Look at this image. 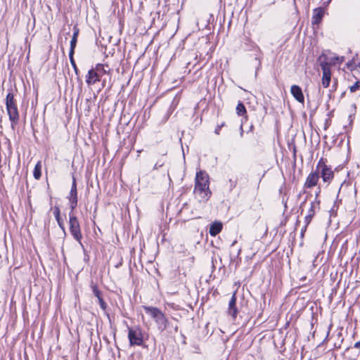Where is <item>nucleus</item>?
Returning a JSON list of instances; mask_svg holds the SVG:
<instances>
[{
    "instance_id": "f257e3e1",
    "label": "nucleus",
    "mask_w": 360,
    "mask_h": 360,
    "mask_svg": "<svg viewBox=\"0 0 360 360\" xmlns=\"http://www.w3.org/2000/svg\"><path fill=\"white\" fill-rule=\"evenodd\" d=\"M194 193L199 195L200 201H207L212 192L209 188V176L204 171H199L196 173L195 179Z\"/></svg>"
},
{
    "instance_id": "f03ea898",
    "label": "nucleus",
    "mask_w": 360,
    "mask_h": 360,
    "mask_svg": "<svg viewBox=\"0 0 360 360\" xmlns=\"http://www.w3.org/2000/svg\"><path fill=\"white\" fill-rule=\"evenodd\" d=\"M143 309L145 312L155 320L159 331L163 332L169 328V321L160 309L148 306H143Z\"/></svg>"
},
{
    "instance_id": "7ed1b4c3",
    "label": "nucleus",
    "mask_w": 360,
    "mask_h": 360,
    "mask_svg": "<svg viewBox=\"0 0 360 360\" xmlns=\"http://www.w3.org/2000/svg\"><path fill=\"white\" fill-rule=\"evenodd\" d=\"M6 107L9 120L11 122V128L14 129L15 125L18 124L20 116L16 101L14 98V96L11 89L8 92L6 95Z\"/></svg>"
},
{
    "instance_id": "20e7f679",
    "label": "nucleus",
    "mask_w": 360,
    "mask_h": 360,
    "mask_svg": "<svg viewBox=\"0 0 360 360\" xmlns=\"http://www.w3.org/2000/svg\"><path fill=\"white\" fill-rule=\"evenodd\" d=\"M327 59L328 58L326 55L323 53H322L319 58L320 66L323 71L321 84L324 88H328L331 81V70L330 67H329V65L328 64Z\"/></svg>"
},
{
    "instance_id": "39448f33",
    "label": "nucleus",
    "mask_w": 360,
    "mask_h": 360,
    "mask_svg": "<svg viewBox=\"0 0 360 360\" xmlns=\"http://www.w3.org/2000/svg\"><path fill=\"white\" fill-rule=\"evenodd\" d=\"M69 225L70 231L75 240H77L82 246V235L79 220L74 213L70 212L69 213Z\"/></svg>"
},
{
    "instance_id": "423d86ee",
    "label": "nucleus",
    "mask_w": 360,
    "mask_h": 360,
    "mask_svg": "<svg viewBox=\"0 0 360 360\" xmlns=\"http://www.w3.org/2000/svg\"><path fill=\"white\" fill-rule=\"evenodd\" d=\"M316 169L318 174H321V176L324 182L330 183L333 179L334 173L331 167L326 164L323 158L319 160Z\"/></svg>"
},
{
    "instance_id": "0eeeda50",
    "label": "nucleus",
    "mask_w": 360,
    "mask_h": 360,
    "mask_svg": "<svg viewBox=\"0 0 360 360\" xmlns=\"http://www.w3.org/2000/svg\"><path fill=\"white\" fill-rule=\"evenodd\" d=\"M128 338L131 345L141 346L143 344V335L139 328L128 327Z\"/></svg>"
},
{
    "instance_id": "6e6552de",
    "label": "nucleus",
    "mask_w": 360,
    "mask_h": 360,
    "mask_svg": "<svg viewBox=\"0 0 360 360\" xmlns=\"http://www.w3.org/2000/svg\"><path fill=\"white\" fill-rule=\"evenodd\" d=\"M91 288L94 295L98 299V304L102 309V310L105 312L108 319L110 321V315L106 312L107 309V303L105 302L103 297V294L101 291L98 289V285L93 282L91 283Z\"/></svg>"
},
{
    "instance_id": "1a4fd4ad",
    "label": "nucleus",
    "mask_w": 360,
    "mask_h": 360,
    "mask_svg": "<svg viewBox=\"0 0 360 360\" xmlns=\"http://www.w3.org/2000/svg\"><path fill=\"white\" fill-rule=\"evenodd\" d=\"M79 34V29L77 25L73 27V33L71 34L70 32L63 33V35L65 37V41L63 40V36L60 35V43H67V41L70 39V45H76L77 36Z\"/></svg>"
},
{
    "instance_id": "9d476101",
    "label": "nucleus",
    "mask_w": 360,
    "mask_h": 360,
    "mask_svg": "<svg viewBox=\"0 0 360 360\" xmlns=\"http://www.w3.org/2000/svg\"><path fill=\"white\" fill-rule=\"evenodd\" d=\"M238 308L236 307V292H235L229 303L228 314L235 320L238 315Z\"/></svg>"
},
{
    "instance_id": "9b49d317",
    "label": "nucleus",
    "mask_w": 360,
    "mask_h": 360,
    "mask_svg": "<svg viewBox=\"0 0 360 360\" xmlns=\"http://www.w3.org/2000/svg\"><path fill=\"white\" fill-rule=\"evenodd\" d=\"M319 179V175L316 169L314 172H311L308 176L307 177L304 187L307 188H311L315 186L317 184V182Z\"/></svg>"
},
{
    "instance_id": "f8f14e48",
    "label": "nucleus",
    "mask_w": 360,
    "mask_h": 360,
    "mask_svg": "<svg viewBox=\"0 0 360 360\" xmlns=\"http://www.w3.org/2000/svg\"><path fill=\"white\" fill-rule=\"evenodd\" d=\"M101 77L95 71L94 68L89 70L86 77V82L88 85H92L97 82H99Z\"/></svg>"
},
{
    "instance_id": "ddd939ff",
    "label": "nucleus",
    "mask_w": 360,
    "mask_h": 360,
    "mask_svg": "<svg viewBox=\"0 0 360 360\" xmlns=\"http://www.w3.org/2000/svg\"><path fill=\"white\" fill-rule=\"evenodd\" d=\"M319 201H314L311 202L310 208L308 211V214L306 215L304 218V223L306 226H308L314 216L315 215V209L316 207H319Z\"/></svg>"
},
{
    "instance_id": "4468645a",
    "label": "nucleus",
    "mask_w": 360,
    "mask_h": 360,
    "mask_svg": "<svg viewBox=\"0 0 360 360\" xmlns=\"http://www.w3.org/2000/svg\"><path fill=\"white\" fill-rule=\"evenodd\" d=\"M325 11L323 8L319 7L313 11L311 22L313 25H319L324 15Z\"/></svg>"
},
{
    "instance_id": "2eb2a0df",
    "label": "nucleus",
    "mask_w": 360,
    "mask_h": 360,
    "mask_svg": "<svg viewBox=\"0 0 360 360\" xmlns=\"http://www.w3.org/2000/svg\"><path fill=\"white\" fill-rule=\"evenodd\" d=\"M290 92L293 97L300 103H303L304 96L302 93V89L297 85H292L290 89Z\"/></svg>"
},
{
    "instance_id": "dca6fc26",
    "label": "nucleus",
    "mask_w": 360,
    "mask_h": 360,
    "mask_svg": "<svg viewBox=\"0 0 360 360\" xmlns=\"http://www.w3.org/2000/svg\"><path fill=\"white\" fill-rule=\"evenodd\" d=\"M72 182L71 189H70V191L68 195L67 196V199L68 200H72V201L75 200L76 201V200H78V195H77V181H76V178L75 177L74 174H72Z\"/></svg>"
},
{
    "instance_id": "f3484780",
    "label": "nucleus",
    "mask_w": 360,
    "mask_h": 360,
    "mask_svg": "<svg viewBox=\"0 0 360 360\" xmlns=\"http://www.w3.org/2000/svg\"><path fill=\"white\" fill-rule=\"evenodd\" d=\"M223 225L221 221H214L210 224L209 233L212 236H216L221 231Z\"/></svg>"
},
{
    "instance_id": "a211bd4d",
    "label": "nucleus",
    "mask_w": 360,
    "mask_h": 360,
    "mask_svg": "<svg viewBox=\"0 0 360 360\" xmlns=\"http://www.w3.org/2000/svg\"><path fill=\"white\" fill-rule=\"evenodd\" d=\"M53 214L57 221V223L59 227L63 230L64 233H65V228L64 224L63 219L60 217V210L58 206L56 205L53 207Z\"/></svg>"
},
{
    "instance_id": "6ab92c4d",
    "label": "nucleus",
    "mask_w": 360,
    "mask_h": 360,
    "mask_svg": "<svg viewBox=\"0 0 360 360\" xmlns=\"http://www.w3.org/2000/svg\"><path fill=\"white\" fill-rule=\"evenodd\" d=\"M101 51L103 53L105 56V58L108 57H114L116 51L115 49L113 46H101Z\"/></svg>"
},
{
    "instance_id": "aec40b11",
    "label": "nucleus",
    "mask_w": 360,
    "mask_h": 360,
    "mask_svg": "<svg viewBox=\"0 0 360 360\" xmlns=\"http://www.w3.org/2000/svg\"><path fill=\"white\" fill-rule=\"evenodd\" d=\"M76 46H70V51H69V58L70 63L76 73V75H78L79 70L77 67V65L75 63V59H74V53H75V49Z\"/></svg>"
},
{
    "instance_id": "412c9836",
    "label": "nucleus",
    "mask_w": 360,
    "mask_h": 360,
    "mask_svg": "<svg viewBox=\"0 0 360 360\" xmlns=\"http://www.w3.org/2000/svg\"><path fill=\"white\" fill-rule=\"evenodd\" d=\"M345 58L343 56H334L331 57L329 59V61L327 60L329 67L331 65H336L341 64L344 61Z\"/></svg>"
},
{
    "instance_id": "4be33fe9",
    "label": "nucleus",
    "mask_w": 360,
    "mask_h": 360,
    "mask_svg": "<svg viewBox=\"0 0 360 360\" xmlns=\"http://www.w3.org/2000/svg\"><path fill=\"white\" fill-rule=\"evenodd\" d=\"M94 69L101 77L109 72L105 68V65L101 63H98Z\"/></svg>"
},
{
    "instance_id": "5701e85b",
    "label": "nucleus",
    "mask_w": 360,
    "mask_h": 360,
    "mask_svg": "<svg viewBox=\"0 0 360 360\" xmlns=\"http://www.w3.org/2000/svg\"><path fill=\"white\" fill-rule=\"evenodd\" d=\"M236 110V113L239 116H244L247 114L246 108L244 105V104L240 101L238 102Z\"/></svg>"
},
{
    "instance_id": "b1692460",
    "label": "nucleus",
    "mask_w": 360,
    "mask_h": 360,
    "mask_svg": "<svg viewBox=\"0 0 360 360\" xmlns=\"http://www.w3.org/2000/svg\"><path fill=\"white\" fill-rule=\"evenodd\" d=\"M167 155V151H164L162 155H161V157L160 158H159L157 162H155L154 167H153V169H159L160 167H162L164 165H165V156Z\"/></svg>"
},
{
    "instance_id": "393cba45",
    "label": "nucleus",
    "mask_w": 360,
    "mask_h": 360,
    "mask_svg": "<svg viewBox=\"0 0 360 360\" xmlns=\"http://www.w3.org/2000/svg\"><path fill=\"white\" fill-rule=\"evenodd\" d=\"M41 163L40 161H39L34 167V172H33V176L34 179H39L41 176Z\"/></svg>"
},
{
    "instance_id": "a878e982",
    "label": "nucleus",
    "mask_w": 360,
    "mask_h": 360,
    "mask_svg": "<svg viewBox=\"0 0 360 360\" xmlns=\"http://www.w3.org/2000/svg\"><path fill=\"white\" fill-rule=\"evenodd\" d=\"M68 201H69L70 212H72V213H74L73 211L77 206L78 200H76V201L75 200V201L68 200Z\"/></svg>"
},
{
    "instance_id": "bb28decb",
    "label": "nucleus",
    "mask_w": 360,
    "mask_h": 360,
    "mask_svg": "<svg viewBox=\"0 0 360 360\" xmlns=\"http://www.w3.org/2000/svg\"><path fill=\"white\" fill-rule=\"evenodd\" d=\"M360 89V82L357 81L352 86H350L349 89L351 92H354L357 89Z\"/></svg>"
},
{
    "instance_id": "cd10ccee",
    "label": "nucleus",
    "mask_w": 360,
    "mask_h": 360,
    "mask_svg": "<svg viewBox=\"0 0 360 360\" xmlns=\"http://www.w3.org/2000/svg\"><path fill=\"white\" fill-rule=\"evenodd\" d=\"M229 189H230V191H232L237 185V179H230L229 181Z\"/></svg>"
},
{
    "instance_id": "c85d7f7f",
    "label": "nucleus",
    "mask_w": 360,
    "mask_h": 360,
    "mask_svg": "<svg viewBox=\"0 0 360 360\" xmlns=\"http://www.w3.org/2000/svg\"><path fill=\"white\" fill-rule=\"evenodd\" d=\"M226 125L225 122H222L221 124H218L215 128L214 133L217 135L220 134L221 129Z\"/></svg>"
},
{
    "instance_id": "c756f323",
    "label": "nucleus",
    "mask_w": 360,
    "mask_h": 360,
    "mask_svg": "<svg viewBox=\"0 0 360 360\" xmlns=\"http://www.w3.org/2000/svg\"><path fill=\"white\" fill-rule=\"evenodd\" d=\"M307 226H306V224H305L304 226L302 227V229L301 230V233H300L301 237L304 236V232L306 231Z\"/></svg>"
},
{
    "instance_id": "7c9ffc66",
    "label": "nucleus",
    "mask_w": 360,
    "mask_h": 360,
    "mask_svg": "<svg viewBox=\"0 0 360 360\" xmlns=\"http://www.w3.org/2000/svg\"><path fill=\"white\" fill-rule=\"evenodd\" d=\"M240 135L242 137L243 135V123L240 124Z\"/></svg>"
},
{
    "instance_id": "2f4dec72",
    "label": "nucleus",
    "mask_w": 360,
    "mask_h": 360,
    "mask_svg": "<svg viewBox=\"0 0 360 360\" xmlns=\"http://www.w3.org/2000/svg\"><path fill=\"white\" fill-rule=\"evenodd\" d=\"M354 347L355 348H360V340L356 342L355 344H354Z\"/></svg>"
},
{
    "instance_id": "473e14b6",
    "label": "nucleus",
    "mask_w": 360,
    "mask_h": 360,
    "mask_svg": "<svg viewBox=\"0 0 360 360\" xmlns=\"http://www.w3.org/2000/svg\"><path fill=\"white\" fill-rule=\"evenodd\" d=\"M174 328V332L177 333L179 330V327L177 325H175L174 326H172Z\"/></svg>"
},
{
    "instance_id": "72a5a7b5",
    "label": "nucleus",
    "mask_w": 360,
    "mask_h": 360,
    "mask_svg": "<svg viewBox=\"0 0 360 360\" xmlns=\"http://www.w3.org/2000/svg\"><path fill=\"white\" fill-rule=\"evenodd\" d=\"M253 129H254V126H253V124H251V125L250 126L249 131H253Z\"/></svg>"
},
{
    "instance_id": "f704fd0d",
    "label": "nucleus",
    "mask_w": 360,
    "mask_h": 360,
    "mask_svg": "<svg viewBox=\"0 0 360 360\" xmlns=\"http://www.w3.org/2000/svg\"><path fill=\"white\" fill-rule=\"evenodd\" d=\"M305 279H306V277H305V276H304V277L301 278V279H300V280H301V281H304Z\"/></svg>"
},
{
    "instance_id": "c9c22d12",
    "label": "nucleus",
    "mask_w": 360,
    "mask_h": 360,
    "mask_svg": "<svg viewBox=\"0 0 360 360\" xmlns=\"http://www.w3.org/2000/svg\"><path fill=\"white\" fill-rule=\"evenodd\" d=\"M337 85V83H334L333 85V87H335V86Z\"/></svg>"
},
{
    "instance_id": "e433bc0d",
    "label": "nucleus",
    "mask_w": 360,
    "mask_h": 360,
    "mask_svg": "<svg viewBox=\"0 0 360 360\" xmlns=\"http://www.w3.org/2000/svg\"><path fill=\"white\" fill-rule=\"evenodd\" d=\"M319 192H320V191L319 192H316V197L318 196Z\"/></svg>"
},
{
    "instance_id": "4c0bfd02",
    "label": "nucleus",
    "mask_w": 360,
    "mask_h": 360,
    "mask_svg": "<svg viewBox=\"0 0 360 360\" xmlns=\"http://www.w3.org/2000/svg\"><path fill=\"white\" fill-rule=\"evenodd\" d=\"M357 66L360 68V62L359 63V64L357 65Z\"/></svg>"
},
{
    "instance_id": "58836bf2",
    "label": "nucleus",
    "mask_w": 360,
    "mask_h": 360,
    "mask_svg": "<svg viewBox=\"0 0 360 360\" xmlns=\"http://www.w3.org/2000/svg\"><path fill=\"white\" fill-rule=\"evenodd\" d=\"M305 203V201L302 202V203L301 204V206Z\"/></svg>"
}]
</instances>
